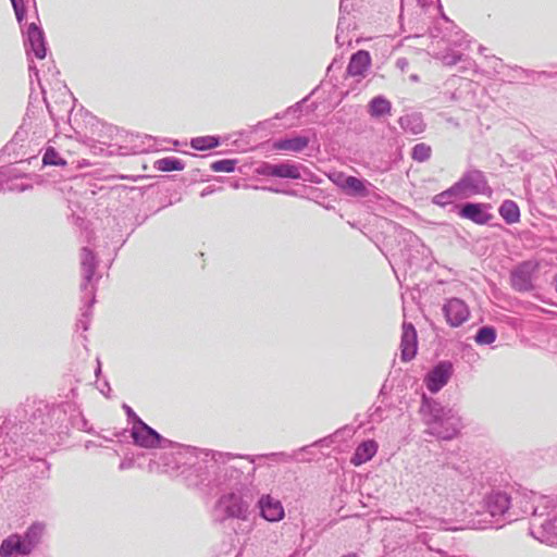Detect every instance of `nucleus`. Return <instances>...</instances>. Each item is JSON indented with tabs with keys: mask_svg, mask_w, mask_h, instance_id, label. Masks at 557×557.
<instances>
[{
	"mask_svg": "<svg viewBox=\"0 0 557 557\" xmlns=\"http://www.w3.org/2000/svg\"><path fill=\"white\" fill-rule=\"evenodd\" d=\"M517 516L511 496L499 488H492L484 495L481 509L471 513L469 523L473 529H499L506 522L517 520Z\"/></svg>",
	"mask_w": 557,
	"mask_h": 557,
	"instance_id": "2",
	"label": "nucleus"
},
{
	"mask_svg": "<svg viewBox=\"0 0 557 557\" xmlns=\"http://www.w3.org/2000/svg\"><path fill=\"white\" fill-rule=\"evenodd\" d=\"M516 72H520L525 75V77L531 78L532 81H536L541 77L545 78H556L557 77V69H553V71H532V70H525L520 66H516L513 69Z\"/></svg>",
	"mask_w": 557,
	"mask_h": 557,
	"instance_id": "40",
	"label": "nucleus"
},
{
	"mask_svg": "<svg viewBox=\"0 0 557 557\" xmlns=\"http://www.w3.org/2000/svg\"><path fill=\"white\" fill-rule=\"evenodd\" d=\"M425 543V545L428 546V549L429 550H434L436 552L438 555H441V557H446V552H444L443 549H434L429 543L425 542V540L423 541Z\"/></svg>",
	"mask_w": 557,
	"mask_h": 557,
	"instance_id": "60",
	"label": "nucleus"
},
{
	"mask_svg": "<svg viewBox=\"0 0 557 557\" xmlns=\"http://www.w3.org/2000/svg\"><path fill=\"white\" fill-rule=\"evenodd\" d=\"M331 443H333V436H326V437L315 441L311 445H306V446L301 447L298 451H295L293 455L282 451V453L265 454L262 457H264V459H268V460H271L274 462H288L292 460L305 461L306 460L305 458L299 457L300 454L308 453L313 446H329Z\"/></svg>",
	"mask_w": 557,
	"mask_h": 557,
	"instance_id": "23",
	"label": "nucleus"
},
{
	"mask_svg": "<svg viewBox=\"0 0 557 557\" xmlns=\"http://www.w3.org/2000/svg\"><path fill=\"white\" fill-rule=\"evenodd\" d=\"M398 123L406 133L413 135L424 132L425 124L420 113L406 114L399 117Z\"/></svg>",
	"mask_w": 557,
	"mask_h": 557,
	"instance_id": "30",
	"label": "nucleus"
},
{
	"mask_svg": "<svg viewBox=\"0 0 557 557\" xmlns=\"http://www.w3.org/2000/svg\"><path fill=\"white\" fill-rule=\"evenodd\" d=\"M388 393V388H387V381H385L379 392V398H384L385 395ZM382 403H384V399H382Z\"/></svg>",
	"mask_w": 557,
	"mask_h": 557,
	"instance_id": "58",
	"label": "nucleus"
},
{
	"mask_svg": "<svg viewBox=\"0 0 557 557\" xmlns=\"http://www.w3.org/2000/svg\"><path fill=\"white\" fill-rule=\"evenodd\" d=\"M497 338L496 329L493 325L480 326L474 335L478 345H491Z\"/></svg>",
	"mask_w": 557,
	"mask_h": 557,
	"instance_id": "35",
	"label": "nucleus"
},
{
	"mask_svg": "<svg viewBox=\"0 0 557 557\" xmlns=\"http://www.w3.org/2000/svg\"><path fill=\"white\" fill-rule=\"evenodd\" d=\"M153 168L160 172L183 171L185 162L176 157H164L156 160Z\"/></svg>",
	"mask_w": 557,
	"mask_h": 557,
	"instance_id": "33",
	"label": "nucleus"
},
{
	"mask_svg": "<svg viewBox=\"0 0 557 557\" xmlns=\"http://www.w3.org/2000/svg\"><path fill=\"white\" fill-rule=\"evenodd\" d=\"M10 1L14 9V13H15L17 23L20 24V26H22L23 22L26 18V12H27L25 1L24 0H10Z\"/></svg>",
	"mask_w": 557,
	"mask_h": 557,
	"instance_id": "42",
	"label": "nucleus"
},
{
	"mask_svg": "<svg viewBox=\"0 0 557 557\" xmlns=\"http://www.w3.org/2000/svg\"><path fill=\"white\" fill-rule=\"evenodd\" d=\"M463 198L473 195H491L492 188L488 185L487 178L481 170L470 169L467 170L461 177L456 182Z\"/></svg>",
	"mask_w": 557,
	"mask_h": 557,
	"instance_id": "11",
	"label": "nucleus"
},
{
	"mask_svg": "<svg viewBox=\"0 0 557 557\" xmlns=\"http://www.w3.org/2000/svg\"><path fill=\"white\" fill-rule=\"evenodd\" d=\"M253 499V487H244L242 491L224 493L215 503V520L220 523H223L228 519L247 521Z\"/></svg>",
	"mask_w": 557,
	"mask_h": 557,
	"instance_id": "5",
	"label": "nucleus"
},
{
	"mask_svg": "<svg viewBox=\"0 0 557 557\" xmlns=\"http://www.w3.org/2000/svg\"><path fill=\"white\" fill-rule=\"evenodd\" d=\"M342 61L337 58H334L331 64L327 66V74L334 70H339L342 67Z\"/></svg>",
	"mask_w": 557,
	"mask_h": 557,
	"instance_id": "52",
	"label": "nucleus"
},
{
	"mask_svg": "<svg viewBox=\"0 0 557 557\" xmlns=\"http://www.w3.org/2000/svg\"><path fill=\"white\" fill-rule=\"evenodd\" d=\"M261 189L263 190H269V191H273V193H284L286 195H296V191L290 189V190H281L278 188H274V187H268V186H263V187H260Z\"/></svg>",
	"mask_w": 557,
	"mask_h": 557,
	"instance_id": "54",
	"label": "nucleus"
},
{
	"mask_svg": "<svg viewBox=\"0 0 557 557\" xmlns=\"http://www.w3.org/2000/svg\"><path fill=\"white\" fill-rule=\"evenodd\" d=\"M8 435L0 442V459L3 457H11L12 455H16L17 448L14 443L7 441Z\"/></svg>",
	"mask_w": 557,
	"mask_h": 557,
	"instance_id": "43",
	"label": "nucleus"
},
{
	"mask_svg": "<svg viewBox=\"0 0 557 557\" xmlns=\"http://www.w3.org/2000/svg\"><path fill=\"white\" fill-rule=\"evenodd\" d=\"M44 100H45V102H46L47 110H48V112H49V114H50L51 119H52L53 121H55V120H57V117H55V115H54V113H53L52 109L50 108V104L48 103V101H47V99H46L45 97H44Z\"/></svg>",
	"mask_w": 557,
	"mask_h": 557,
	"instance_id": "61",
	"label": "nucleus"
},
{
	"mask_svg": "<svg viewBox=\"0 0 557 557\" xmlns=\"http://www.w3.org/2000/svg\"><path fill=\"white\" fill-rule=\"evenodd\" d=\"M491 209L490 203L484 202H462L454 206L455 212L462 219L470 220L471 222L485 225L492 220L493 214L488 212Z\"/></svg>",
	"mask_w": 557,
	"mask_h": 557,
	"instance_id": "15",
	"label": "nucleus"
},
{
	"mask_svg": "<svg viewBox=\"0 0 557 557\" xmlns=\"http://www.w3.org/2000/svg\"><path fill=\"white\" fill-rule=\"evenodd\" d=\"M29 422L33 429L40 434L50 431V404L45 400L35 403V407L30 413Z\"/></svg>",
	"mask_w": 557,
	"mask_h": 557,
	"instance_id": "20",
	"label": "nucleus"
},
{
	"mask_svg": "<svg viewBox=\"0 0 557 557\" xmlns=\"http://www.w3.org/2000/svg\"><path fill=\"white\" fill-rule=\"evenodd\" d=\"M371 65V55L369 51L360 49L352 53L346 72L349 76H363Z\"/></svg>",
	"mask_w": 557,
	"mask_h": 557,
	"instance_id": "25",
	"label": "nucleus"
},
{
	"mask_svg": "<svg viewBox=\"0 0 557 557\" xmlns=\"http://www.w3.org/2000/svg\"><path fill=\"white\" fill-rule=\"evenodd\" d=\"M348 28V24H346V21L344 17H341L337 23V32H345V29Z\"/></svg>",
	"mask_w": 557,
	"mask_h": 557,
	"instance_id": "57",
	"label": "nucleus"
},
{
	"mask_svg": "<svg viewBox=\"0 0 557 557\" xmlns=\"http://www.w3.org/2000/svg\"><path fill=\"white\" fill-rule=\"evenodd\" d=\"M442 311L447 324L451 327H459L470 317L468 305L466 301L457 297L446 299L442 307Z\"/></svg>",
	"mask_w": 557,
	"mask_h": 557,
	"instance_id": "17",
	"label": "nucleus"
},
{
	"mask_svg": "<svg viewBox=\"0 0 557 557\" xmlns=\"http://www.w3.org/2000/svg\"><path fill=\"white\" fill-rule=\"evenodd\" d=\"M456 199H463V196L456 183H454L449 188L433 196L432 203L441 208H446L449 205H453L454 207V201ZM450 211H455L454 208Z\"/></svg>",
	"mask_w": 557,
	"mask_h": 557,
	"instance_id": "29",
	"label": "nucleus"
},
{
	"mask_svg": "<svg viewBox=\"0 0 557 557\" xmlns=\"http://www.w3.org/2000/svg\"><path fill=\"white\" fill-rule=\"evenodd\" d=\"M377 443L374 440L362 441L355 449L351 456L354 466H361L371 460L377 451Z\"/></svg>",
	"mask_w": 557,
	"mask_h": 557,
	"instance_id": "26",
	"label": "nucleus"
},
{
	"mask_svg": "<svg viewBox=\"0 0 557 557\" xmlns=\"http://www.w3.org/2000/svg\"><path fill=\"white\" fill-rule=\"evenodd\" d=\"M532 494H534L533 492H530V494H525L522 499L520 500V510L521 512L523 513V508L525 506H528V502H530L532 499Z\"/></svg>",
	"mask_w": 557,
	"mask_h": 557,
	"instance_id": "55",
	"label": "nucleus"
},
{
	"mask_svg": "<svg viewBox=\"0 0 557 557\" xmlns=\"http://www.w3.org/2000/svg\"><path fill=\"white\" fill-rule=\"evenodd\" d=\"M28 70H29L30 82L33 83V79L36 78L37 82H38L39 87L41 88L42 94L45 95V89L42 88L41 83H40V78H39V70L34 64L33 61L29 63Z\"/></svg>",
	"mask_w": 557,
	"mask_h": 557,
	"instance_id": "47",
	"label": "nucleus"
},
{
	"mask_svg": "<svg viewBox=\"0 0 557 557\" xmlns=\"http://www.w3.org/2000/svg\"><path fill=\"white\" fill-rule=\"evenodd\" d=\"M442 475H453L458 472V469L455 467H450L449 465L441 466Z\"/></svg>",
	"mask_w": 557,
	"mask_h": 557,
	"instance_id": "51",
	"label": "nucleus"
},
{
	"mask_svg": "<svg viewBox=\"0 0 557 557\" xmlns=\"http://www.w3.org/2000/svg\"><path fill=\"white\" fill-rule=\"evenodd\" d=\"M26 136V132L16 131L12 139L0 150V161H3L4 157H9V163L20 162L25 156L24 152H21V149Z\"/></svg>",
	"mask_w": 557,
	"mask_h": 557,
	"instance_id": "22",
	"label": "nucleus"
},
{
	"mask_svg": "<svg viewBox=\"0 0 557 557\" xmlns=\"http://www.w3.org/2000/svg\"><path fill=\"white\" fill-rule=\"evenodd\" d=\"M312 94H313V91L309 96L305 97L302 100H300V101L296 102L295 104L290 106L289 108H287V110L283 114L277 113L275 115V119L278 120V119H282L283 116L289 115V114L295 117H299L301 114V111H302L304 103L309 99V97Z\"/></svg>",
	"mask_w": 557,
	"mask_h": 557,
	"instance_id": "41",
	"label": "nucleus"
},
{
	"mask_svg": "<svg viewBox=\"0 0 557 557\" xmlns=\"http://www.w3.org/2000/svg\"><path fill=\"white\" fill-rule=\"evenodd\" d=\"M368 184L366 180L350 175L349 178H346L344 193L350 197H366L369 194Z\"/></svg>",
	"mask_w": 557,
	"mask_h": 557,
	"instance_id": "32",
	"label": "nucleus"
},
{
	"mask_svg": "<svg viewBox=\"0 0 557 557\" xmlns=\"http://www.w3.org/2000/svg\"><path fill=\"white\" fill-rule=\"evenodd\" d=\"M498 213L505 221V223L508 225L518 223L521 216L519 206L517 205L516 201L510 199H506L500 203L498 208Z\"/></svg>",
	"mask_w": 557,
	"mask_h": 557,
	"instance_id": "31",
	"label": "nucleus"
},
{
	"mask_svg": "<svg viewBox=\"0 0 557 557\" xmlns=\"http://www.w3.org/2000/svg\"><path fill=\"white\" fill-rule=\"evenodd\" d=\"M418 351V335L416 327L410 322L403 323L400 341V359L404 362L411 361Z\"/></svg>",
	"mask_w": 557,
	"mask_h": 557,
	"instance_id": "19",
	"label": "nucleus"
},
{
	"mask_svg": "<svg viewBox=\"0 0 557 557\" xmlns=\"http://www.w3.org/2000/svg\"><path fill=\"white\" fill-rule=\"evenodd\" d=\"M300 168V164L292 161L280 163L262 162L257 169V173L263 176L299 180L301 178Z\"/></svg>",
	"mask_w": 557,
	"mask_h": 557,
	"instance_id": "16",
	"label": "nucleus"
},
{
	"mask_svg": "<svg viewBox=\"0 0 557 557\" xmlns=\"http://www.w3.org/2000/svg\"><path fill=\"white\" fill-rule=\"evenodd\" d=\"M394 230L395 238L400 246V258L409 267L414 265L418 260L429 258L431 249L412 231L399 224H395Z\"/></svg>",
	"mask_w": 557,
	"mask_h": 557,
	"instance_id": "7",
	"label": "nucleus"
},
{
	"mask_svg": "<svg viewBox=\"0 0 557 557\" xmlns=\"http://www.w3.org/2000/svg\"><path fill=\"white\" fill-rule=\"evenodd\" d=\"M370 419L372 422H380L383 420V408L382 406H376L370 409Z\"/></svg>",
	"mask_w": 557,
	"mask_h": 557,
	"instance_id": "48",
	"label": "nucleus"
},
{
	"mask_svg": "<svg viewBox=\"0 0 557 557\" xmlns=\"http://www.w3.org/2000/svg\"><path fill=\"white\" fill-rule=\"evenodd\" d=\"M540 269V263L534 260L519 262L510 271V285L518 293H529L535 289L534 276Z\"/></svg>",
	"mask_w": 557,
	"mask_h": 557,
	"instance_id": "10",
	"label": "nucleus"
},
{
	"mask_svg": "<svg viewBox=\"0 0 557 557\" xmlns=\"http://www.w3.org/2000/svg\"><path fill=\"white\" fill-rule=\"evenodd\" d=\"M221 145L220 136L208 135L190 139V147L197 151H206L216 148Z\"/></svg>",
	"mask_w": 557,
	"mask_h": 557,
	"instance_id": "34",
	"label": "nucleus"
},
{
	"mask_svg": "<svg viewBox=\"0 0 557 557\" xmlns=\"http://www.w3.org/2000/svg\"><path fill=\"white\" fill-rule=\"evenodd\" d=\"M417 1L423 8L429 7L433 3V0H417Z\"/></svg>",
	"mask_w": 557,
	"mask_h": 557,
	"instance_id": "62",
	"label": "nucleus"
},
{
	"mask_svg": "<svg viewBox=\"0 0 557 557\" xmlns=\"http://www.w3.org/2000/svg\"><path fill=\"white\" fill-rule=\"evenodd\" d=\"M310 143L309 137L302 135H295L292 137H285L276 139L273 143V148L276 150H288L293 152H301L305 150Z\"/></svg>",
	"mask_w": 557,
	"mask_h": 557,
	"instance_id": "27",
	"label": "nucleus"
},
{
	"mask_svg": "<svg viewBox=\"0 0 557 557\" xmlns=\"http://www.w3.org/2000/svg\"><path fill=\"white\" fill-rule=\"evenodd\" d=\"M463 351L465 357L468 358V361H475L479 358L478 354L470 346H466Z\"/></svg>",
	"mask_w": 557,
	"mask_h": 557,
	"instance_id": "50",
	"label": "nucleus"
},
{
	"mask_svg": "<svg viewBox=\"0 0 557 557\" xmlns=\"http://www.w3.org/2000/svg\"><path fill=\"white\" fill-rule=\"evenodd\" d=\"M392 112V102L383 95L373 97L368 103V113L373 119H382Z\"/></svg>",
	"mask_w": 557,
	"mask_h": 557,
	"instance_id": "28",
	"label": "nucleus"
},
{
	"mask_svg": "<svg viewBox=\"0 0 557 557\" xmlns=\"http://www.w3.org/2000/svg\"><path fill=\"white\" fill-rule=\"evenodd\" d=\"M42 164L51 166H64L66 161L60 156L55 148L49 146L45 149Z\"/></svg>",
	"mask_w": 557,
	"mask_h": 557,
	"instance_id": "36",
	"label": "nucleus"
},
{
	"mask_svg": "<svg viewBox=\"0 0 557 557\" xmlns=\"http://www.w3.org/2000/svg\"><path fill=\"white\" fill-rule=\"evenodd\" d=\"M73 410V404L69 401L50 404V430L67 428L69 413Z\"/></svg>",
	"mask_w": 557,
	"mask_h": 557,
	"instance_id": "24",
	"label": "nucleus"
},
{
	"mask_svg": "<svg viewBox=\"0 0 557 557\" xmlns=\"http://www.w3.org/2000/svg\"><path fill=\"white\" fill-rule=\"evenodd\" d=\"M256 456L263 459L264 457ZM166 471L181 475L187 487L210 495L219 491L252 487L255 457L178 446L164 456Z\"/></svg>",
	"mask_w": 557,
	"mask_h": 557,
	"instance_id": "1",
	"label": "nucleus"
},
{
	"mask_svg": "<svg viewBox=\"0 0 557 557\" xmlns=\"http://www.w3.org/2000/svg\"><path fill=\"white\" fill-rule=\"evenodd\" d=\"M29 188H32V186L25 185V184H13V185L8 186L9 190H17V191H25Z\"/></svg>",
	"mask_w": 557,
	"mask_h": 557,
	"instance_id": "53",
	"label": "nucleus"
},
{
	"mask_svg": "<svg viewBox=\"0 0 557 557\" xmlns=\"http://www.w3.org/2000/svg\"><path fill=\"white\" fill-rule=\"evenodd\" d=\"M24 47L29 58L33 54L35 58L42 60L47 55L48 46L44 29L36 23L27 25L25 32H23Z\"/></svg>",
	"mask_w": 557,
	"mask_h": 557,
	"instance_id": "12",
	"label": "nucleus"
},
{
	"mask_svg": "<svg viewBox=\"0 0 557 557\" xmlns=\"http://www.w3.org/2000/svg\"><path fill=\"white\" fill-rule=\"evenodd\" d=\"M491 61H492V67L494 69V71H497L498 69V65H502V61L500 59L498 58H495L494 55L491 57Z\"/></svg>",
	"mask_w": 557,
	"mask_h": 557,
	"instance_id": "59",
	"label": "nucleus"
},
{
	"mask_svg": "<svg viewBox=\"0 0 557 557\" xmlns=\"http://www.w3.org/2000/svg\"><path fill=\"white\" fill-rule=\"evenodd\" d=\"M85 122L90 124V133L92 137H88L86 145H88L91 151L97 153L113 154L119 151L121 154L127 153V147L123 146L124 138L127 137V133L119 127L107 124L98 120L95 115L86 112Z\"/></svg>",
	"mask_w": 557,
	"mask_h": 557,
	"instance_id": "4",
	"label": "nucleus"
},
{
	"mask_svg": "<svg viewBox=\"0 0 557 557\" xmlns=\"http://www.w3.org/2000/svg\"><path fill=\"white\" fill-rule=\"evenodd\" d=\"M129 435L135 446L146 449L164 448L172 445L170 440L163 437L144 420L137 421V424L131 428Z\"/></svg>",
	"mask_w": 557,
	"mask_h": 557,
	"instance_id": "9",
	"label": "nucleus"
},
{
	"mask_svg": "<svg viewBox=\"0 0 557 557\" xmlns=\"http://www.w3.org/2000/svg\"><path fill=\"white\" fill-rule=\"evenodd\" d=\"M431 146L424 143L416 144L411 149V158L417 162H425L431 158Z\"/></svg>",
	"mask_w": 557,
	"mask_h": 557,
	"instance_id": "37",
	"label": "nucleus"
},
{
	"mask_svg": "<svg viewBox=\"0 0 557 557\" xmlns=\"http://www.w3.org/2000/svg\"><path fill=\"white\" fill-rule=\"evenodd\" d=\"M46 524L41 521L33 522L23 533H12L0 544V557L29 556L40 544Z\"/></svg>",
	"mask_w": 557,
	"mask_h": 557,
	"instance_id": "6",
	"label": "nucleus"
},
{
	"mask_svg": "<svg viewBox=\"0 0 557 557\" xmlns=\"http://www.w3.org/2000/svg\"><path fill=\"white\" fill-rule=\"evenodd\" d=\"M453 374V362L449 360H441L425 374L424 384L430 393L436 394L447 385Z\"/></svg>",
	"mask_w": 557,
	"mask_h": 557,
	"instance_id": "14",
	"label": "nucleus"
},
{
	"mask_svg": "<svg viewBox=\"0 0 557 557\" xmlns=\"http://www.w3.org/2000/svg\"><path fill=\"white\" fill-rule=\"evenodd\" d=\"M530 533L543 543L557 545V512L547 517L536 515L534 521L530 522Z\"/></svg>",
	"mask_w": 557,
	"mask_h": 557,
	"instance_id": "13",
	"label": "nucleus"
},
{
	"mask_svg": "<svg viewBox=\"0 0 557 557\" xmlns=\"http://www.w3.org/2000/svg\"><path fill=\"white\" fill-rule=\"evenodd\" d=\"M110 391V386H109V383L108 382H104L103 384V388H100V392L103 394V395H107L106 391Z\"/></svg>",
	"mask_w": 557,
	"mask_h": 557,
	"instance_id": "63",
	"label": "nucleus"
},
{
	"mask_svg": "<svg viewBox=\"0 0 557 557\" xmlns=\"http://www.w3.org/2000/svg\"><path fill=\"white\" fill-rule=\"evenodd\" d=\"M335 41H336L338 47H343L347 42L349 44L350 39H347V35H344L343 32H337L336 36H335Z\"/></svg>",
	"mask_w": 557,
	"mask_h": 557,
	"instance_id": "49",
	"label": "nucleus"
},
{
	"mask_svg": "<svg viewBox=\"0 0 557 557\" xmlns=\"http://www.w3.org/2000/svg\"><path fill=\"white\" fill-rule=\"evenodd\" d=\"M237 163V159H221L213 161L210 164V169L213 172L233 173L236 170Z\"/></svg>",
	"mask_w": 557,
	"mask_h": 557,
	"instance_id": "39",
	"label": "nucleus"
},
{
	"mask_svg": "<svg viewBox=\"0 0 557 557\" xmlns=\"http://www.w3.org/2000/svg\"><path fill=\"white\" fill-rule=\"evenodd\" d=\"M134 465V461L132 459H124L121 461L119 468L120 470H125V469H129L131 467H133Z\"/></svg>",
	"mask_w": 557,
	"mask_h": 557,
	"instance_id": "56",
	"label": "nucleus"
},
{
	"mask_svg": "<svg viewBox=\"0 0 557 557\" xmlns=\"http://www.w3.org/2000/svg\"><path fill=\"white\" fill-rule=\"evenodd\" d=\"M256 507L259 510V516L268 522H278L285 517L282 502L270 494H262L258 498Z\"/></svg>",
	"mask_w": 557,
	"mask_h": 557,
	"instance_id": "18",
	"label": "nucleus"
},
{
	"mask_svg": "<svg viewBox=\"0 0 557 557\" xmlns=\"http://www.w3.org/2000/svg\"><path fill=\"white\" fill-rule=\"evenodd\" d=\"M110 391V386H109V383L108 382H104L103 384V388H100V392L103 394V395H107L106 391Z\"/></svg>",
	"mask_w": 557,
	"mask_h": 557,
	"instance_id": "64",
	"label": "nucleus"
},
{
	"mask_svg": "<svg viewBox=\"0 0 557 557\" xmlns=\"http://www.w3.org/2000/svg\"><path fill=\"white\" fill-rule=\"evenodd\" d=\"M523 513H531L530 522H533L539 513L541 517L553 516L556 513L554 511V500L544 495L532 494V499L523 508Z\"/></svg>",
	"mask_w": 557,
	"mask_h": 557,
	"instance_id": "21",
	"label": "nucleus"
},
{
	"mask_svg": "<svg viewBox=\"0 0 557 557\" xmlns=\"http://www.w3.org/2000/svg\"><path fill=\"white\" fill-rule=\"evenodd\" d=\"M461 58H462V53L461 52H459V51H450V52H447L443 57V61H444V63L446 65H455L459 61H461Z\"/></svg>",
	"mask_w": 557,
	"mask_h": 557,
	"instance_id": "44",
	"label": "nucleus"
},
{
	"mask_svg": "<svg viewBox=\"0 0 557 557\" xmlns=\"http://www.w3.org/2000/svg\"><path fill=\"white\" fill-rule=\"evenodd\" d=\"M349 176L350 175H347L343 172H337L331 176V180L337 187H339L344 191L346 188V178H349Z\"/></svg>",
	"mask_w": 557,
	"mask_h": 557,
	"instance_id": "45",
	"label": "nucleus"
},
{
	"mask_svg": "<svg viewBox=\"0 0 557 557\" xmlns=\"http://www.w3.org/2000/svg\"><path fill=\"white\" fill-rule=\"evenodd\" d=\"M123 409L126 413L127 421L129 424H132V426L136 425L137 421L143 420L128 405L123 404Z\"/></svg>",
	"mask_w": 557,
	"mask_h": 557,
	"instance_id": "46",
	"label": "nucleus"
},
{
	"mask_svg": "<svg viewBox=\"0 0 557 557\" xmlns=\"http://www.w3.org/2000/svg\"><path fill=\"white\" fill-rule=\"evenodd\" d=\"M98 265L99 260L97 255L88 247H83L81 250V267L83 272V282L81 284V290L82 293H86V295H89V298L86 301L89 308L94 307V305L96 304L97 284L99 278L101 277L100 275L96 277V270Z\"/></svg>",
	"mask_w": 557,
	"mask_h": 557,
	"instance_id": "8",
	"label": "nucleus"
},
{
	"mask_svg": "<svg viewBox=\"0 0 557 557\" xmlns=\"http://www.w3.org/2000/svg\"><path fill=\"white\" fill-rule=\"evenodd\" d=\"M83 294L84 295L82 296V301H83L84 307L82 308L81 318L77 320L76 326L78 329H82L84 332H86L89 329V320H90L92 307L89 308L88 305L86 304V301L89 298V295H86V293H83Z\"/></svg>",
	"mask_w": 557,
	"mask_h": 557,
	"instance_id": "38",
	"label": "nucleus"
},
{
	"mask_svg": "<svg viewBox=\"0 0 557 557\" xmlns=\"http://www.w3.org/2000/svg\"><path fill=\"white\" fill-rule=\"evenodd\" d=\"M423 422L430 428L429 433L438 440L450 441L461 428V418L453 408L443 406L437 399L422 394L419 410Z\"/></svg>",
	"mask_w": 557,
	"mask_h": 557,
	"instance_id": "3",
	"label": "nucleus"
}]
</instances>
